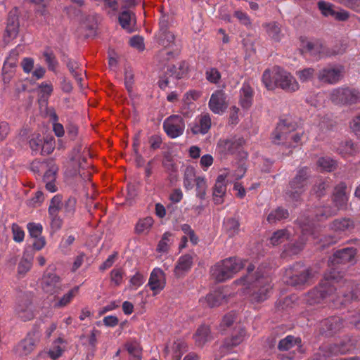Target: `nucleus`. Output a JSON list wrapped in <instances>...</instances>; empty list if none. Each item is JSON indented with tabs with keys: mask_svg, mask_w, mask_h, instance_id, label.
<instances>
[{
	"mask_svg": "<svg viewBox=\"0 0 360 360\" xmlns=\"http://www.w3.org/2000/svg\"><path fill=\"white\" fill-rule=\"evenodd\" d=\"M342 278L339 273L335 269H331L329 273L324 276V278L321 281L318 287H316L306 296L305 300L309 305L320 303L323 300L332 295L337 290L335 285Z\"/></svg>",
	"mask_w": 360,
	"mask_h": 360,
	"instance_id": "1",
	"label": "nucleus"
},
{
	"mask_svg": "<svg viewBox=\"0 0 360 360\" xmlns=\"http://www.w3.org/2000/svg\"><path fill=\"white\" fill-rule=\"evenodd\" d=\"M314 277L310 268L305 267L301 263H296L286 269L284 282L289 285L302 288L309 285Z\"/></svg>",
	"mask_w": 360,
	"mask_h": 360,
	"instance_id": "2",
	"label": "nucleus"
},
{
	"mask_svg": "<svg viewBox=\"0 0 360 360\" xmlns=\"http://www.w3.org/2000/svg\"><path fill=\"white\" fill-rule=\"evenodd\" d=\"M243 262L237 257H229L217 263L211 269V275L217 282H224L243 269Z\"/></svg>",
	"mask_w": 360,
	"mask_h": 360,
	"instance_id": "3",
	"label": "nucleus"
},
{
	"mask_svg": "<svg viewBox=\"0 0 360 360\" xmlns=\"http://www.w3.org/2000/svg\"><path fill=\"white\" fill-rule=\"evenodd\" d=\"M309 177L310 170L307 167L299 168L295 177L289 182L288 188L285 191L286 198L295 202L299 201L305 191Z\"/></svg>",
	"mask_w": 360,
	"mask_h": 360,
	"instance_id": "4",
	"label": "nucleus"
},
{
	"mask_svg": "<svg viewBox=\"0 0 360 360\" xmlns=\"http://www.w3.org/2000/svg\"><path fill=\"white\" fill-rule=\"evenodd\" d=\"M32 301V295L30 292H20L17 296L15 314L22 321L32 320L34 316Z\"/></svg>",
	"mask_w": 360,
	"mask_h": 360,
	"instance_id": "5",
	"label": "nucleus"
},
{
	"mask_svg": "<svg viewBox=\"0 0 360 360\" xmlns=\"http://www.w3.org/2000/svg\"><path fill=\"white\" fill-rule=\"evenodd\" d=\"M330 99L335 104L352 105L360 102V92L354 89L339 88L332 91Z\"/></svg>",
	"mask_w": 360,
	"mask_h": 360,
	"instance_id": "6",
	"label": "nucleus"
},
{
	"mask_svg": "<svg viewBox=\"0 0 360 360\" xmlns=\"http://www.w3.org/2000/svg\"><path fill=\"white\" fill-rule=\"evenodd\" d=\"M275 77L277 81L276 87H280L287 92H295L300 88L298 82L291 74L279 67H276Z\"/></svg>",
	"mask_w": 360,
	"mask_h": 360,
	"instance_id": "7",
	"label": "nucleus"
},
{
	"mask_svg": "<svg viewBox=\"0 0 360 360\" xmlns=\"http://www.w3.org/2000/svg\"><path fill=\"white\" fill-rule=\"evenodd\" d=\"M166 134L172 139L181 136L185 128L183 118L179 115H172L167 118L163 123Z\"/></svg>",
	"mask_w": 360,
	"mask_h": 360,
	"instance_id": "8",
	"label": "nucleus"
},
{
	"mask_svg": "<svg viewBox=\"0 0 360 360\" xmlns=\"http://www.w3.org/2000/svg\"><path fill=\"white\" fill-rule=\"evenodd\" d=\"M344 328V321L339 316H330L321 321L319 331L322 335L331 337Z\"/></svg>",
	"mask_w": 360,
	"mask_h": 360,
	"instance_id": "9",
	"label": "nucleus"
},
{
	"mask_svg": "<svg viewBox=\"0 0 360 360\" xmlns=\"http://www.w3.org/2000/svg\"><path fill=\"white\" fill-rule=\"evenodd\" d=\"M255 289L251 295V299L254 302H260L267 299L272 285L269 278L258 276L255 283Z\"/></svg>",
	"mask_w": 360,
	"mask_h": 360,
	"instance_id": "10",
	"label": "nucleus"
},
{
	"mask_svg": "<svg viewBox=\"0 0 360 360\" xmlns=\"http://www.w3.org/2000/svg\"><path fill=\"white\" fill-rule=\"evenodd\" d=\"M41 285L42 290L48 294L54 295L63 290L60 278L52 272H45L41 278Z\"/></svg>",
	"mask_w": 360,
	"mask_h": 360,
	"instance_id": "11",
	"label": "nucleus"
},
{
	"mask_svg": "<svg viewBox=\"0 0 360 360\" xmlns=\"http://www.w3.org/2000/svg\"><path fill=\"white\" fill-rule=\"evenodd\" d=\"M299 221L302 228V234L298 241L289 244L286 248L285 251L289 255L298 254L303 249L306 241L308 240V236H312L314 235V232L311 231V225L307 224V223H305L302 219H299Z\"/></svg>",
	"mask_w": 360,
	"mask_h": 360,
	"instance_id": "12",
	"label": "nucleus"
},
{
	"mask_svg": "<svg viewBox=\"0 0 360 360\" xmlns=\"http://www.w3.org/2000/svg\"><path fill=\"white\" fill-rule=\"evenodd\" d=\"M209 108L214 114L224 113L229 106L226 95L223 90H216L210 97Z\"/></svg>",
	"mask_w": 360,
	"mask_h": 360,
	"instance_id": "13",
	"label": "nucleus"
},
{
	"mask_svg": "<svg viewBox=\"0 0 360 360\" xmlns=\"http://www.w3.org/2000/svg\"><path fill=\"white\" fill-rule=\"evenodd\" d=\"M337 210L330 206L319 207L314 211V216L307 215L306 217H301L300 219H302L305 223H307V224L311 225V231L313 232L314 219L319 221H325L329 217L337 214Z\"/></svg>",
	"mask_w": 360,
	"mask_h": 360,
	"instance_id": "14",
	"label": "nucleus"
},
{
	"mask_svg": "<svg viewBox=\"0 0 360 360\" xmlns=\"http://www.w3.org/2000/svg\"><path fill=\"white\" fill-rule=\"evenodd\" d=\"M342 69L328 65L320 70L317 74L318 79L323 83L333 84L340 80Z\"/></svg>",
	"mask_w": 360,
	"mask_h": 360,
	"instance_id": "15",
	"label": "nucleus"
},
{
	"mask_svg": "<svg viewBox=\"0 0 360 360\" xmlns=\"http://www.w3.org/2000/svg\"><path fill=\"white\" fill-rule=\"evenodd\" d=\"M357 250L354 248H345L337 250L330 259L333 265L339 264H354Z\"/></svg>",
	"mask_w": 360,
	"mask_h": 360,
	"instance_id": "16",
	"label": "nucleus"
},
{
	"mask_svg": "<svg viewBox=\"0 0 360 360\" xmlns=\"http://www.w3.org/2000/svg\"><path fill=\"white\" fill-rule=\"evenodd\" d=\"M294 129L293 125L287 123L285 120L281 121L277 124L276 129L272 133V141L276 144H279L281 142H287L290 136V132Z\"/></svg>",
	"mask_w": 360,
	"mask_h": 360,
	"instance_id": "17",
	"label": "nucleus"
},
{
	"mask_svg": "<svg viewBox=\"0 0 360 360\" xmlns=\"http://www.w3.org/2000/svg\"><path fill=\"white\" fill-rule=\"evenodd\" d=\"M338 296H342L343 300L342 304H346L352 300H360V284L354 285L352 283H347L339 290Z\"/></svg>",
	"mask_w": 360,
	"mask_h": 360,
	"instance_id": "18",
	"label": "nucleus"
},
{
	"mask_svg": "<svg viewBox=\"0 0 360 360\" xmlns=\"http://www.w3.org/2000/svg\"><path fill=\"white\" fill-rule=\"evenodd\" d=\"M243 143L242 139H221L217 143V149L224 155H232L240 150Z\"/></svg>",
	"mask_w": 360,
	"mask_h": 360,
	"instance_id": "19",
	"label": "nucleus"
},
{
	"mask_svg": "<svg viewBox=\"0 0 360 360\" xmlns=\"http://www.w3.org/2000/svg\"><path fill=\"white\" fill-rule=\"evenodd\" d=\"M19 20L17 15V11H11L9 12L6 27L5 39L8 38V41L15 39L19 32Z\"/></svg>",
	"mask_w": 360,
	"mask_h": 360,
	"instance_id": "20",
	"label": "nucleus"
},
{
	"mask_svg": "<svg viewBox=\"0 0 360 360\" xmlns=\"http://www.w3.org/2000/svg\"><path fill=\"white\" fill-rule=\"evenodd\" d=\"M212 120L209 113L201 115L198 120L192 124L191 126V131L193 134H205L211 128Z\"/></svg>",
	"mask_w": 360,
	"mask_h": 360,
	"instance_id": "21",
	"label": "nucleus"
},
{
	"mask_svg": "<svg viewBox=\"0 0 360 360\" xmlns=\"http://www.w3.org/2000/svg\"><path fill=\"white\" fill-rule=\"evenodd\" d=\"M347 186L345 183L339 184L334 190L333 202L337 212L345 208L347 202V196L345 193Z\"/></svg>",
	"mask_w": 360,
	"mask_h": 360,
	"instance_id": "22",
	"label": "nucleus"
},
{
	"mask_svg": "<svg viewBox=\"0 0 360 360\" xmlns=\"http://www.w3.org/2000/svg\"><path fill=\"white\" fill-rule=\"evenodd\" d=\"M37 338L34 334L29 333L16 347V352L20 356H27L31 353L36 347Z\"/></svg>",
	"mask_w": 360,
	"mask_h": 360,
	"instance_id": "23",
	"label": "nucleus"
},
{
	"mask_svg": "<svg viewBox=\"0 0 360 360\" xmlns=\"http://www.w3.org/2000/svg\"><path fill=\"white\" fill-rule=\"evenodd\" d=\"M301 342L302 341L300 338L288 335L279 341L278 349L280 351H288L293 349V350H295V352H297L299 354H301L302 352Z\"/></svg>",
	"mask_w": 360,
	"mask_h": 360,
	"instance_id": "24",
	"label": "nucleus"
},
{
	"mask_svg": "<svg viewBox=\"0 0 360 360\" xmlns=\"http://www.w3.org/2000/svg\"><path fill=\"white\" fill-rule=\"evenodd\" d=\"M27 229L30 236L35 239L33 243L34 248L37 250L43 248L45 245V240L41 236L42 226L39 224L29 223L27 224Z\"/></svg>",
	"mask_w": 360,
	"mask_h": 360,
	"instance_id": "25",
	"label": "nucleus"
},
{
	"mask_svg": "<svg viewBox=\"0 0 360 360\" xmlns=\"http://www.w3.org/2000/svg\"><path fill=\"white\" fill-rule=\"evenodd\" d=\"M226 191V175L220 174L218 176L213 188V200L215 204L223 202V196L225 195Z\"/></svg>",
	"mask_w": 360,
	"mask_h": 360,
	"instance_id": "26",
	"label": "nucleus"
},
{
	"mask_svg": "<svg viewBox=\"0 0 360 360\" xmlns=\"http://www.w3.org/2000/svg\"><path fill=\"white\" fill-rule=\"evenodd\" d=\"M58 170V167L54 164H51L43 176V181L46 184V188L52 193L57 191V186L55 184V181L56 179Z\"/></svg>",
	"mask_w": 360,
	"mask_h": 360,
	"instance_id": "27",
	"label": "nucleus"
},
{
	"mask_svg": "<svg viewBox=\"0 0 360 360\" xmlns=\"http://www.w3.org/2000/svg\"><path fill=\"white\" fill-rule=\"evenodd\" d=\"M193 264V257L190 255H184L179 257L175 268L174 274L176 277L183 276L188 271Z\"/></svg>",
	"mask_w": 360,
	"mask_h": 360,
	"instance_id": "28",
	"label": "nucleus"
},
{
	"mask_svg": "<svg viewBox=\"0 0 360 360\" xmlns=\"http://www.w3.org/2000/svg\"><path fill=\"white\" fill-rule=\"evenodd\" d=\"M164 276L160 269H154L150 274L148 285L151 290L157 293L164 288L165 283L161 281Z\"/></svg>",
	"mask_w": 360,
	"mask_h": 360,
	"instance_id": "29",
	"label": "nucleus"
},
{
	"mask_svg": "<svg viewBox=\"0 0 360 360\" xmlns=\"http://www.w3.org/2000/svg\"><path fill=\"white\" fill-rule=\"evenodd\" d=\"M63 61L65 63L68 69L69 70L71 75L74 77L78 84L82 87V70L80 68L79 63L71 58H69L67 56L63 54Z\"/></svg>",
	"mask_w": 360,
	"mask_h": 360,
	"instance_id": "30",
	"label": "nucleus"
},
{
	"mask_svg": "<svg viewBox=\"0 0 360 360\" xmlns=\"http://www.w3.org/2000/svg\"><path fill=\"white\" fill-rule=\"evenodd\" d=\"M245 336V330L244 328H243L240 325L236 326L231 334V338L226 340L224 346L227 348L237 346L243 342Z\"/></svg>",
	"mask_w": 360,
	"mask_h": 360,
	"instance_id": "31",
	"label": "nucleus"
},
{
	"mask_svg": "<svg viewBox=\"0 0 360 360\" xmlns=\"http://www.w3.org/2000/svg\"><path fill=\"white\" fill-rule=\"evenodd\" d=\"M194 338L198 347H202L212 339L210 328L208 326L202 325L196 330Z\"/></svg>",
	"mask_w": 360,
	"mask_h": 360,
	"instance_id": "32",
	"label": "nucleus"
},
{
	"mask_svg": "<svg viewBox=\"0 0 360 360\" xmlns=\"http://www.w3.org/2000/svg\"><path fill=\"white\" fill-rule=\"evenodd\" d=\"M347 349L346 345L344 342L330 344L321 347L323 355L326 357H330L339 354H345Z\"/></svg>",
	"mask_w": 360,
	"mask_h": 360,
	"instance_id": "33",
	"label": "nucleus"
},
{
	"mask_svg": "<svg viewBox=\"0 0 360 360\" xmlns=\"http://www.w3.org/2000/svg\"><path fill=\"white\" fill-rule=\"evenodd\" d=\"M268 36L275 41H280L283 36L281 26L276 22H271L264 25Z\"/></svg>",
	"mask_w": 360,
	"mask_h": 360,
	"instance_id": "34",
	"label": "nucleus"
},
{
	"mask_svg": "<svg viewBox=\"0 0 360 360\" xmlns=\"http://www.w3.org/2000/svg\"><path fill=\"white\" fill-rule=\"evenodd\" d=\"M236 314L233 311H231L224 316L221 322L220 323L218 330L220 333H225L228 328L238 326L236 323Z\"/></svg>",
	"mask_w": 360,
	"mask_h": 360,
	"instance_id": "35",
	"label": "nucleus"
},
{
	"mask_svg": "<svg viewBox=\"0 0 360 360\" xmlns=\"http://www.w3.org/2000/svg\"><path fill=\"white\" fill-rule=\"evenodd\" d=\"M32 255L30 254L27 250H25L18 264V272L19 274L24 275L30 271L32 264Z\"/></svg>",
	"mask_w": 360,
	"mask_h": 360,
	"instance_id": "36",
	"label": "nucleus"
},
{
	"mask_svg": "<svg viewBox=\"0 0 360 360\" xmlns=\"http://www.w3.org/2000/svg\"><path fill=\"white\" fill-rule=\"evenodd\" d=\"M288 217V210L282 207H278L269 214L267 221L271 224H274L283 219H285Z\"/></svg>",
	"mask_w": 360,
	"mask_h": 360,
	"instance_id": "37",
	"label": "nucleus"
},
{
	"mask_svg": "<svg viewBox=\"0 0 360 360\" xmlns=\"http://www.w3.org/2000/svg\"><path fill=\"white\" fill-rule=\"evenodd\" d=\"M276 73V67L274 68L272 71L266 70L262 75V82L269 90H273L276 87L277 81L275 79Z\"/></svg>",
	"mask_w": 360,
	"mask_h": 360,
	"instance_id": "38",
	"label": "nucleus"
},
{
	"mask_svg": "<svg viewBox=\"0 0 360 360\" xmlns=\"http://www.w3.org/2000/svg\"><path fill=\"white\" fill-rule=\"evenodd\" d=\"M331 228L335 231H349L354 229V224L349 219H335L333 221Z\"/></svg>",
	"mask_w": 360,
	"mask_h": 360,
	"instance_id": "39",
	"label": "nucleus"
},
{
	"mask_svg": "<svg viewBox=\"0 0 360 360\" xmlns=\"http://www.w3.org/2000/svg\"><path fill=\"white\" fill-rule=\"evenodd\" d=\"M153 224V219L150 217L139 219L137 222L135 231L138 234L147 233Z\"/></svg>",
	"mask_w": 360,
	"mask_h": 360,
	"instance_id": "40",
	"label": "nucleus"
},
{
	"mask_svg": "<svg viewBox=\"0 0 360 360\" xmlns=\"http://www.w3.org/2000/svg\"><path fill=\"white\" fill-rule=\"evenodd\" d=\"M77 200L73 197H69L63 204L64 216L67 218H72L75 212Z\"/></svg>",
	"mask_w": 360,
	"mask_h": 360,
	"instance_id": "41",
	"label": "nucleus"
},
{
	"mask_svg": "<svg viewBox=\"0 0 360 360\" xmlns=\"http://www.w3.org/2000/svg\"><path fill=\"white\" fill-rule=\"evenodd\" d=\"M225 299V295L220 291H215L207 295L205 300L207 305L212 308L219 306Z\"/></svg>",
	"mask_w": 360,
	"mask_h": 360,
	"instance_id": "42",
	"label": "nucleus"
},
{
	"mask_svg": "<svg viewBox=\"0 0 360 360\" xmlns=\"http://www.w3.org/2000/svg\"><path fill=\"white\" fill-rule=\"evenodd\" d=\"M345 52V48L340 44L335 45L332 47H323L321 48V57H332L338 55H342Z\"/></svg>",
	"mask_w": 360,
	"mask_h": 360,
	"instance_id": "43",
	"label": "nucleus"
},
{
	"mask_svg": "<svg viewBox=\"0 0 360 360\" xmlns=\"http://www.w3.org/2000/svg\"><path fill=\"white\" fill-rule=\"evenodd\" d=\"M134 14L129 11H124L119 15V22L123 29L131 32V22Z\"/></svg>",
	"mask_w": 360,
	"mask_h": 360,
	"instance_id": "44",
	"label": "nucleus"
},
{
	"mask_svg": "<svg viewBox=\"0 0 360 360\" xmlns=\"http://www.w3.org/2000/svg\"><path fill=\"white\" fill-rule=\"evenodd\" d=\"M338 151L342 155H353L356 152V146L352 141H345L340 143L338 148Z\"/></svg>",
	"mask_w": 360,
	"mask_h": 360,
	"instance_id": "45",
	"label": "nucleus"
},
{
	"mask_svg": "<svg viewBox=\"0 0 360 360\" xmlns=\"http://www.w3.org/2000/svg\"><path fill=\"white\" fill-rule=\"evenodd\" d=\"M63 204L62 196L60 195L53 196L49 207V214L56 216V214H58L59 210H62Z\"/></svg>",
	"mask_w": 360,
	"mask_h": 360,
	"instance_id": "46",
	"label": "nucleus"
},
{
	"mask_svg": "<svg viewBox=\"0 0 360 360\" xmlns=\"http://www.w3.org/2000/svg\"><path fill=\"white\" fill-rule=\"evenodd\" d=\"M288 238V233L285 229L275 231L270 238V243L273 245H278Z\"/></svg>",
	"mask_w": 360,
	"mask_h": 360,
	"instance_id": "47",
	"label": "nucleus"
},
{
	"mask_svg": "<svg viewBox=\"0 0 360 360\" xmlns=\"http://www.w3.org/2000/svg\"><path fill=\"white\" fill-rule=\"evenodd\" d=\"M18 55V53L17 51L13 50L11 51L9 56L4 63L2 68V71H4V72H8V70L14 72Z\"/></svg>",
	"mask_w": 360,
	"mask_h": 360,
	"instance_id": "48",
	"label": "nucleus"
},
{
	"mask_svg": "<svg viewBox=\"0 0 360 360\" xmlns=\"http://www.w3.org/2000/svg\"><path fill=\"white\" fill-rule=\"evenodd\" d=\"M172 17L167 15L162 14L159 20V32L158 34H164L165 32L169 31V27L172 22Z\"/></svg>",
	"mask_w": 360,
	"mask_h": 360,
	"instance_id": "49",
	"label": "nucleus"
},
{
	"mask_svg": "<svg viewBox=\"0 0 360 360\" xmlns=\"http://www.w3.org/2000/svg\"><path fill=\"white\" fill-rule=\"evenodd\" d=\"M194 169L192 167H187L184 172V184L186 189H191L193 187V182H195Z\"/></svg>",
	"mask_w": 360,
	"mask_h": 360,
	"instance_id": "50",
	"label": "nucleus"
},
{
	"mask_svg": "<svg viewBox=\"0 0 360 360\" xmlns=\"http://www.w3.org/2000/svg\"><path fill=\"white\" fill-rule=\"evenodd\" d=\"M318 165L323 170L331 172L337 167V163L335 160L330 158H321L318 160Z\"/></svg>",
	"mask_w": 360,
	"mask_h": 360,
	"instance_id": "51",
	"label": "nucleus"
},
{
	"mask_svg": "<svg viewBox=\"0 0 360 360\" xmlns=\"http://www.w3.org/2000/svg\"><path fill=\"white\" fill-rule=\"evenodd\" d=\"M315 73V70L311 68H307L296 72V75L302 82H306L311 80Z\"/></svg>",
	"mask_w": 360,
	"mask_h": 360,
	"instance_id": "52",
	"label": "nucleus"
},
{
	"mask_svg": "<svg viewBox=\"0 0 360 360\" xmlns=\"http://www.w3.org/2000/svg\"><path fill=\"white\" fill-rule=\"evenodd\" d=\"M175 39L174 34L171 31H167L164 34H158V44L167 47L173 44Z\"/></svg>",
	"mask_w": 360,
	"mask_h": 360,
	"instance_id": "53",
	"label": "nucleus"
},
{
	"mask_svg": "<svg viewBox=\"0 0 360 360\" xmlns=\"http://www.w3.org/2000/svg\"><path fill=\"white\" fill-rule=\"evenodd\" d=\"M225 226L229 235L233 236L238 233L240 224L236 219L230 218L225 222Z\"/></svg>",
	"mask_w": 360,
	"mask_h": 360,
	"instance_id": "54",
	"label": "nucleus"
},
{
	"mask_svg": "<svg viewBox=\"0 0 360 360\" xmlns=\"http://www.w3.org/2000/svg\"><path fill=\"white\" fill-rule=\"evenodd\" d=\"M196 195L200 199H204L205 197L206 182L204 178L198 176L195 179Z\"/></svg>",
	"mask_w": 360,
	"mask_h": 360,
	"instance_id": "55",
	"label": "nucleus"
},
{
	"mask_svg": "<svg viewBox=\"0 0 360 360\" xmlns=\"http://www.w3.org/2000/svg\"><path fill=\"white\" fill-rule=\"evenodd\" d=\"M319 9L324 16H333L335 10L333 8V4L324 1H319L317 4Z\"/></svg>",
	"mask_w": 360,
	"mask_h": 360,
	"instance_id": "56",
	"label": "nucleus"
},
{
	"mask_svg": "<svg viewBox=\"0 0 360 360\" xmlns=\"http://www.w3.org/2000/svg\"><path fill=\"white\" fill-rule=\"evenodd\" d=\"M329 188V182L328 181H319L313 187V192L320 198L325 195L326 189Z\"/></svg>",
	"mask_w": 360,
	"mask_h": 360,
	"instance_id": "57",
	"label": "nucleus"
},
{
	"mask_svg": "<svg viewBox=\"0 0 360 360\" xmlns=\"http://www.w3.org/2000/svg\"><path fill=\"white\" fill-rule=\"evenodd\" d=\"M78 290L79 288L75 287L71 290H70L68 293L63 295V297L58 301V302L56 305L58 307H64L66 304H68L77 293Z\"/></svg>",
	"mask_w": 360,
	"mask_h": 360,
	"instance_id": "58",
	"label": "nucleus"
},
{
	"mask_svg": "<svg viewBox=\"0 0 360 360\" xmlns=\"http://www.w3.org/2000/svg\"><path fill=\"white\" fill-rule=\"evenodd\" d=\"M172 233L166 232L163 234L161 240L159 242L157 250L159 252H166L168 250L169 243H170Z\"/></svg>",
	"mask_w": 360,
	"mask_h": 360,
	"instance_id": "59",
	"label": "nucleus"
},
{
	"mask_svg": "<svg viewBox=\"0 0 360 360\" xmlns=\"http://www.w3.org/2000/svg\"><path fill=\"white\" fill-rule=\"evenodd\" d=\"M205 75L207 79L214 84L219 82L221 78L220 72L214 68L207 70Z\"/></svg>",
	"mask_w": 360,
	"mask_h": 360,
	"instance_id": "60",
	"label": "nucleus"
},
{
	"mask_svg": "<svg viewBox=\"0 0 360 360\" xmlns=\"http://www.w3.org/2000/svg\"><path fill=\"white\" fill-rule=\"evenodd\" d=\"M126 348L129 354L132 355L137 359H141V349L136 342L126 344Z\"/></svg>",
	"mask_w": 360,
	"mask_h": 360,
	"instance_id": "61",
	"label": "nucleus"
},
{
	"mask_svg": "<svg viewBox=\"0 0 360 360\" xmlns=\"http://www.w3.org/2000/svg\"><path fill=\"white\" fill-rule=\"evenodd\" d=\"M124 276V272L122 269H114L110 272V279L116 286L121 284Z\"/></svg>",
	"mask_w": 360,
	"mask_h": 360,
	"instance_id": "62",
	"label": "nucleus"
},
{
	"mask_svg": "<svg viewBox=\"0 0 360 360\" xmlns=\"http://www.w3.org/2000/svg\"><path fill=\"white\" fill-rule=\"evenodd\" d=\"M43 141L44 139L39 135H37L35 137L32 138L30 140L29 143L32 151L36 153L39 151L41 152Z\"/></svg>",
	"mask_w": 360,
	"mask_h": 360,
	"instance_id": "63",
	"label": "nucleus"
},
{
	"mask_svg": "<svg viewBox=\"0 0 360 360\" xmlns=\"http://www.w3.org/2000/svg\"><path fill=\"white\" fill-rule=\"evenodd\" d=\"M39 87L41 93V99L44 101H46L49 96L51 94L53 91L52 85L50 84L41 83Z\"/></svg>",
	"mask_w": 360,
	"mask_h": 360,
	"instance_id": "64",
	"label": "nucleus"
}]
</instances>
